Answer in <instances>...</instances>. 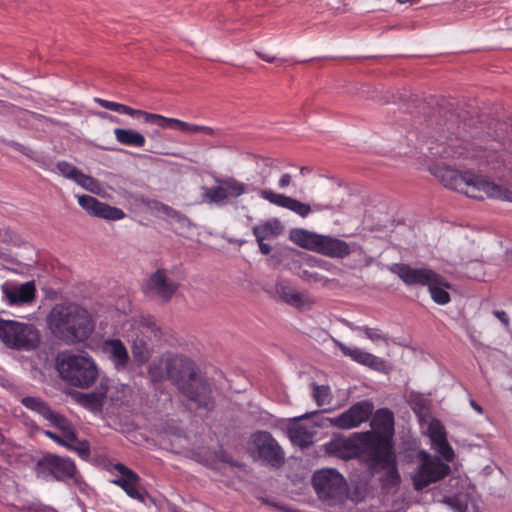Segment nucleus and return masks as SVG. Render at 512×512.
Masks as SVG:
<instances>
[{
  "label": "nucleus",
  "mask_w": 512,
  "mask_h": 512,
  "mask_svg": "<svg viewBox=\"0 0 512 512\" xmlns=\"http://www.w3.org/2000/svg\"><path fill=\"white\" fill-rule=\"evenodd\" d=\"M435 176L454 191L478 200L485 198L512 202V190L471 171L461 172L449 166L438 167Z\"/></svg>",
  "instance_id": "obj_1"
},
{
  "label": "nucleus",
  "mask_w": 512,
  "mask_h": 512,
  "mask_svg": "<svg viewBox=\"0 0 512 512\" xmlns=\"http://www.w3.org/2000/svg\"><path fill=\"white\" fill-rule=\"evenodd\" d=\"M47 323L52 333L68 344L87 340L95 329V321L90 312L72 302L54 305Z\"/></svg>",
  "instance_id": "obj_2"
},
{
  "label": "nucleus",
  "mask_w": 512,
  "mask_h": 512,
  "mask_svg": "<svg viewBox=\"0 0 512 512\" xmlns=\"http://www.w3.org/2000/svg\"><path fill=\"white\" fill-rule=\"evenodd\" d=\"M167 379L175 384L179 391L198 408L210 411L214 408V399L210 384L198 376L195 363L181 355H172L165 360Z\"/></svg>",
  "instance_id": "obj_3"
},
{
  "label": "nucleus",
  "mask_w": 512,
  "mask_h": 512,
  "mask_svg": "<svg viewBox=\"0 0 512 512\" xmlns=\"http://www.w3.org/2000/svg\"><path fill=\"white\" fill-rule=\"evenodd\" d=\"M61 377L72 386L90 387L98 377V368L93 358L86 352H66L58 359Z\"/></svg>",
  "instance_id": "obj_4"
},
{
  "label": "nucleus",
  "mask_w": 512,
  "mask_h": 512,
  "mask_svg": "<svg viewBox=\"0 0 512 512\" xmlns=\"http://www.w3.org/2000/svg\"><path fill=\"white\" fill-rule=\"evenodd\" d=\"M290 240L296 245L317 252L330 258H345L351 253V248L345 241L305 229H294Z\"/></svg>",
  "instance_id": "obj_5"
},
{
  "label": "nucleus",
  "mask_w": 512,
  "mask_h": 512,
  "mask_svg": "<svg viewBox=\"0 0 512 512\" xmlns=\"http://www.w3.org/2000/svg\"><path fill=\"white\" fill-rule=\"evenodd\" d=\"M0 340L8 348L30 351L38 346L40 335L32 324L0 319Z\"/></svg>",
  "instance_id": "obj_6"
},
{
  "label": "nucleus",
  "mask_w": 512,
  "mask_h": 512,
  "mask_svg": "<svg viewBox=\"0 0 512 512\" xmlns=\"http://www.w3.org/2000/svg\"><path fill=\"white\" fill-rule=\"evenodd\" d=\"M313 487L318 497L333 505L342 502L346 496V482L336 469H321L312 477Z\"/></svg>",
  "instance_id": "obj_7"
},
{
  "label": "nucleus",
  "mask_w": 512,
  "mask_h": 512,
  "mask_svg": "<svg viewBox=\"0 0 512 512\" xmlns=\"http://www.w3.org/2000/svg\"><path fill=\"white\" fill-rule=\"evenodd\" d=\"M365 440L372 448L370 461L382 469H387V477L393 484L399 482L400 477L396 465V456L393 445L380 435L365 434Z\"/></svg>",
  "instance_id": "obj_8"
},
{
  "label": "nucleus",
  "mask_w": 512,
  "mask_h": 512,
  "mask_svg": "<svg viewBox=\"0 0 512 512\" xmlns=\"http://www.w3.org/2000/svg\"><path fill=\"white\" fill-rule=\"evenodd\" d=\"M450 471V466L439 457L423 452L421 463L412 476L413 487L416 491H422L430 484L444 479Z\"/></svg>",
  "instance_id": "obj_9"
},
{
  "label": "nucleus",
  "mask_w": 512,
  "mask_h": 512,
  "mask_svg": "<svg viewBox=\"0 0 512 512\" xmlns=\"http://www.w3.org/2000/svg\"><path fill=\"white\" fill-rule=\"evenodd\" d=\"M364 437L363 433H355L349 438L332 439L325 445L326 452L343 460L358 458L362 452H365L370 459L372 448Z\"/></svg>",
  "instance_id": "obj_10"
},
{
  "label": "nucleus",
  "mask_w": 512,
  "mask_h": 512,
  "mask_svg": "<svg viewBox=\"0 0 512 512\" xmlns=\"http://www.w3.org/2000/svg\"><path fill=\"white\" fill-rule=\"evenodd\" d=\"M216 183L217 186L203 187L202 202L222 206L229 198H237L246 193L245 184L235 178H217Z\"/></svg>",
  "instance_id": "obj_11"
},
{
  "label": "nucleus",
  "mask_w": 512,
  "mask_h": 512,
  "mask_svg": "<svg viewBox=\"0 0 512 512\" xmlns=\"http://www.w3.org/2000/svg\"><path fill=\"white\" fill-rule=\"evenodd\" d=\"M431 153L446 159L482 158V150L472 146L468 141L449 137L446 142L429 147Z\"/></svg>",
  "instance_id": "obj_12"
},
{
  "label": "nucleus",
  "mask_w": 512,
  "mask_h": 512,
  "mask_svg": "<svg viewBox=\"0 0 512 512\" xmlns=\"http://www.w3.org/2000/svg\"><path fill=\"white\" fill-rule=\"evenodd\" d=\"M251 438L261 459L273 467H280L284 463V452L269 432L258 431Z\"/></svg>",
  "instance_id": "obj_13"
},
{
  "label": "nucleus",
  "mask_w": 512,
  "mask_h": 512,
  "mask_svg": "<svg viewBox=\"0 0 512 512\" xmlns=\"http://www.w3.org/2000/svg\"><path fill=\"white\" fill-rule=\"evenodd\" d=\"M372 410V404L361 401L353 404L347 411L336 417L326 418V421L329 422L330 426L339 429H352L368 421Z\"/></svg>",
  "instance_id": "obj_14"
},
{
  "label": "nucleus",
  "mask_w": 512,
  "mask_h": 512,
  "mask_svg": "<svg viewBox=\"0 0 512 512\" xmlns=\"http://www.w3.org/2000/svg\"><path fill=\"white\" fill-rule=\"evenodd\" d=\"M42 471H47L56 480L65 481L75 479L77 468L75 463L69 458H61L57 455L47 454L37 462Z\"/></svg>",
  "instance_id": "obj_15"
},
{
  "label": "nucleus",
  "mask_w": 512,
  "mask_h": 512,
  "mask_svg": "<svg viewBox=\"0 0 512 512\" xmlns=\"http://www.w3.org/2000/svg\"><path fill=\"white\" fill-rule=\"evenodd\" d=\"M78 204L88 214L105 220L117 221L125 217L122 209L100 202L90 195L78 196Z\"/></svg>",
  "instance_id": "obj_16"
},
{
  "label": "nucleus",
  "mask_w": 512,
  "mask_h": 512,
  "mask_svg": "<svg viewBox=\"0 0 512 512\" xmlns=\"http://www.w3.org/2000/svg\"><path fill=\"white\" fill-rule=\"evenodd\" d=\"M391 271L408 286H428L436 279L437 273L428 268H413L408 264H394Z\"/></svg>",
  "instance_id": "obj_17"
},
{
  "label": "nucleus",
  "mask_w": 512,
  "mask_h": 512,
  "mask_svg": "<svg viewBox=\"0 0 512 512\" xmlns=\"http://www.w3.org/2000/svg\"><path fill=\"white\" fill-rule=\"evenodd\" d=\"M3 299L10 306L29 304L36 297V286L34 281H27L22 284L2 285Z\"/></svg>",
  "instance_id": "obj_18"
},
{
  "label": "nucleus",
  "mask_w": 512,
  "mask_h": 512,
  "mask_svg": "<svg viewBox=\"0 0 512 512\" xmlns=\"http://www.w3.org/2000/svg\"><path fill=\"white\" fill-rule=\"evenodd\" d=\"M147 288L163 302H169L179 288V283L168 276L164 268L157 269L148 279Z\"/></svg>",
  "instance_id": "obj_19"
},
{
  "label": "nucleus",
  "mask_w": 512,
  "mask_h": 512,
  "mask_svg": "<svg viewBox=\"0 0 512 512\" xmlns=\"http://www.w3.org/2000/svg\"><path fill=\"white\" fill-rule=\"evenodd\" d=\"M114 469L120 475L111 480V483L123 489L130 498L143 501L144 495L138 487L140 482L139 475L122 463H116Z\"/></svg>",
  "instance_id": "obj_20"
},
{
  "label": "nucleus",
  "mask_w": 512,
  "mask_h": 512,
  "mask_svg": "<svg viewBox=\"0 0 512 512\" xmlns=\"http://www.w3.org/2000/svg\"><path fill=\"white\" fill-rule=\"evenodd\" d=\"M341 352L350 357L354 362L367 366L378 372H387L386 361L370 352L359 347H349L342 342H336Z\"/></svg>",
  "instance_id": "obj_21"
},
{
  "label": "nucleus",
  "mask_w": 512,
  "mask_h": 512,
  "mask_svg": "<svg viewBox=\"0 0 512 512\" xmlns=\"http://www.w3.org/2000/svg\"><path fill=\"white\" fill-rule=\"evenodd\" d=\"M259 195L261 198L267 200L271 204H274L282 208H286L303 218L307 217L312 211V208L309 204L301 202L297 199L286 196L284 194L275 193L270 189L261 190Z\"/></svg>",
  "instance_id": "obj_22"
},
{
  "label": "nucleus",
  "mask_w": 512,
  "mask_h": 512,
  "mask_svg": "<svg viewBox=\"0 0 512 512\" xmlns=\"http://www.w3.org/2000/svg\"><path fill=\"white\" fill-rule=\"evenodd\" d=\"M103 351L108 355L118 372L128 368L130 356L124 343L120 339L109 338L103 342Z\"/></svg>",
  "instance_id": "obj_23"
},
{
  "label": "nucleus",
  "mask_w": 512,
  "mask_h": 512,
  "mask_svg": "<svg viewBox=\"0 0 512 512\" xmlns=\"http://www.w3.org/2000/svg\"><path fill=\"white\" fill-rule=\"evenodd\" d=\"M374 431L362 432L363 434L380 435L384 437L390 445L392 443V436L394 434V415L387 409L382 408L376 411L374 418L371 422Z\"/></svg>",
  "instance_id": "obj_24"
},
{
  "label": "nucleus",
  "mask_w": 512,
  "mask_h": 512,
  "mask_svg": "<svg viewBox=\"0 0 512 512\" xmlns=\"http://www.w3.org/2000/svg\"><path fill=\"white\" fill-rule=\"evenodd\" d=\"M95 100L101 107H103L105 109H108V110H111L114 112H118L120 114L129 115L133 118L141 117L145 123L151 124L152 117H153L154 113H150V112L140 110V109H134L130 106H127V105H124V104H121L118 102H114V101L104 100V99H100V98H96Z\"/></svg>",
  "instance_id": "obj_25"
},
{
  "label": "nucleus",
  "mask_w": 512,
  "mask_h": 512,
  "mask_svg": "<svg viewBox=\"0 0 512 512\" xmlns=\"http://www.w3.org/2000/svg\"><path fill=\"white\" fill-rule=\"evenodd\" d=\"M151 124H154L160 128L175 129L186 133H199L200 125L188 123L176 118L165 117L160 114H153Z\"/></svg>",
  "instance_id": "obj_26"
},
{
  "label": "nucleus",
  "mask_w": 512,
  "mask_h": 512,
  "mask_svg": "<svg viewBox=\"0 0 512 512\" xmlns=\"http://www.w3.org/2000/svg\"><path fill=\"white\" fill-rule=\"evenodd\" d=\"M276 294L288 305L300 308L307 304V297L305 294L297 291L284 281L276 283Z\"/></svg>",
  "instance_id": "obj_27"
},
{
  "label": "nucleus",
  "mask_w": 512,
  "mask_h": 512,
  "mask_svg": "<svg viewBox=\"0 0 512 512\" xmlns=\"http://www.w3.org/2000/svg\"><path fill=\"white\" fill-rule=\"evenodd\" d=\"M282 225L278 219H271L253 227V234L257 242L277 237L282 232Z\"/></svg>",
  "instance_id": "obj_28"
},
{
  "label": "nucleus",
  "mask_w": 512,
  "mask_h": 512,
  "mask_svg": "<svg viewBox=\"0 0 512 512\" xmlns=\"http://www.w3.org/2000/svg\"><path fill=\"white\" fill-rule=\"evenodd\" d=\"M447 288H449L448 283L439 274H437L436 279L432 280L428 285L431 298L439 305H445L450 302V295L446 291Z\"/></svg>",
  "instance_id": "obj_29"
},
{
  "label": "nucleus",
  "mask_w": 512,
  "mask_h": 512,
  "mask_svg": "<svg viewBox=\"0 0 512 512\" xmlns=\"http://www.w3.org/2000/svg\"><path fill=\"white\" fill-rule=\"evenodd\" d=\"M288 436L294 445L306 448L313 443L314 432L303 425L294 424L288 428Z\"/></svg>",
  "instance_id": "obj_30"
},
{
  "label": "nucleus",
  "mask_w": 512,
  "mask_h": 512,
  "mask_svg": "<svg viewBox=\"0 0 512 512\" xmlns=\"http://www.w3.org/2000/svg\"><path fill=\"white\" fill-rule=\"evenodd\" d=\"M114 135L116 140L122 145L143 147L146 143L144 135L132 129L115 128Z\"/></svg>",
  "instance_id": "obj_31"
},
{
  "label": "nucleus",
  "mask_w": 512,
  "mask_h": 512,
  "mask_svg": "<svg viewBox=\"0 0 512 512\" xmlns=\"http://www.w3.org/2000/svg\"><path fill=\"white\" fill-rule=\"evenodd\" d=\"M107 389L101 385L100 389L97 391H93L90 393H80L78 396V401L84 407L88 408L92 411H99L102 409L106 398Z\"/></svg>",
  "instance_id": "obj_32"
},
{
  "label": "nucleus",
  "mask_w": 512,
  "mask_h": 512,
  "mask_svg": "<svg viewBox=\"0 0 512 512\" xmlns=\"http://www.w3.org/2000/svg\"><path fill=\"white\" fill-rule=\"evenodd\" d=\"M69 441H77V432L74 425L65 416L53 411L48 420Z\"/></svg>",
  "instance_id": "obj_33"
},
{
  "label": "nucleus",
  "mask_w": 512,
  "mask_h": 512,
  "mask_svg": "<svg viewBox=\"0 0 512 512\" xmlns=\"http://www.w3.org/2000/svg\"><path fill=\"white\" fill-rule=\"evenodd\" d=\"M20 402L26 409L39 414L45 420H48V418L52 416L53 410L50 408L48 403L40 397L27 396L23 397Z\"/></svg>",
  "instance_id": "obj_34"
},
{
  "label": "nucleus",
  "mask_w": 512,
  "mask_h": 512,
  "mask_svg": "<svg viewBox=\"0 0 512 512\" xmlns=\"http://www.w3.org/2000/svg\"><path fill=\"white\" fill-rule=\"evenodd\" d=\"M75 182L79 186H81L83 189H85L93 194L103 196L105 193L102 185L100 184V182L97 179H95L94 177H92L90 175H86L83 172H81V174L79 175V177L76 179Z\"/></svg>",
  "instance_id": "obj_35"
},
{
  "label": "nucleus",
  "mask_w": 512,
  "mask_h": 512,
  "mask_svg": "<svg viewBox=\"0 0 512 512\" xmlns=\"http://www.w3.org/2000/svg\"><path fill=\"white\" fill-rule=\"evenodd\" d=\"M132 355L136 363L142 365L151 357V351L143 339H137L132 345Z\"/></svg>",
  "instance_id": "obj_36"
},
{
  "label": "nucleus",
  "mask_w": 512,
  "mask_h": 512,
  "mask_svg": "<svg viewBox=\"0 0 512 512\" xmlns=\"http://www.w3.org/2000/svg\"><path fill=\"white\" fill-rule=\"evenodd\" d=\"M148 376L153 383H158L167 378L165 363L162 360L153 361L148 368Z\"/></svg>",
  "instance_id": "obj_37"
},
{
  "label": "nucleus",
  "mask_w": 512,
  "mask_h": 512,
  "mask_svg": "<svg viewBox=\"0 0 512 512\" xmlns=\"http://www.w3.org/2000/svg\"><path fill=\"white\" fill-rule=\"evenodd\" d=\"M356 330L363 333L364 336L366 338H368L369 340H371L372 342L383 341L386 344L388 343V339H389L388 335L383 333L382 330H380L379 328H371L368 326H359L356 328Z\"/></svg>",
  "instance_id": "obj_38"
},
{
  "label": "nucleus",
  "mask_w": 512,
  "mask_h": 512,
  "mask_svg": "<svg viewBox=\"0 0 512 512\" xmlns=\"http://www.w3.org/2000/svg\"><path fill=\"white\" fill-rule=\"evenodd\" d=\"M56 168L63 177H65L67 179H71L74 182L76 181V179L79 177V175L82 172L77 167H75L73 164H71L67 161H59L56 165Z\"/></svg>",
  "instance_id": "obj_39"
},
{
  "label": "nucleus",
  "mask_w": 512,
  "mask_h": 512,
  "mask_svg": "<svg viewBox=\"0 0 512 512\" xmlns=\"http://www.w3.org/2000/svg\"><path fill=\"white\" fill-rule=\"evenodd\" d=\"M428 435L431 440V444H435L442 440L447 439L446 431L443 425L439 421H432L428 426Z\"/></svg>",
  "instance_id": "obj_40"
},
{
  "label": "nucleus",
  "mask_w": 512,
  "mask_h": 512,
  "mask_svg": "<svg viewBox=\"0 0 512 512\" xmlns=\"http://www.w3.org/2000/svg\"><path fill=\"white\" fill-rule=\"evenodd\" d=\"M70 451L76 452L82 459H88L91 455L90 445L87 441H68L65 446Z\"/></svg>",
  "instance_id": "obj_41"
},
{
  "label": "nucleus",
  "mask_w": 512,
  "mask_h": 512,
  "mask_svg": "<svg viewBox=\"0 0 512 512\" xmlns=\"http://www.w3.org/2000/svg\"><path fill=\"white\" fill-rule=\"evenodd\" d=\"M432 448L438 452L447 462H451L454 459V451L447 439L437 442L432 445Z\"/></svg>",
  "instance_id": "obj_42"
},
{
  "label": "nucleus",
  "mask_w": 512,
  "mask_h": 512,
  "mask_svg": "<svg viewBox=\"0 0 512 512\" xmlns=\"http://www.w3.org/2000/svg\"><path fill=\"white\" fill-rule=\"evenodd\" d=\"M330 389L325 385H314L313 398L318 406H322L328 402Z\"/></svg>",
  "instance_id": "obj_43"
},
{
  "label": "nucleus",
  "mask_w": 512,
  "mask_h": 512,
  "mask_svg": "<svg viewBox=\"0 0 512 512\" xmlns=\"http://www.w3.org/2000/svg\"><path fill=\"white\" fill-rule=\"evenodd\" d=\"M44 435L63 447L68 445L69 440L66 439L62 434L59 435L55 432L46 430V431H44Z\"/></svg>",
  "instance_id": "obj_44"
},
{
  "label": "nucleus",
  "mask_w": 512,
  "mask_h": 512,
  "mask_svg": "<svg viewBox=\"0 0 512 512\" xmlns=\"http://www.w3.org/2000/svg\"><path fill=\"white\" fill-rule=\"evenodd\" d=\"M493 315L505 326L508 327L510 323L509 316L503 310H494Z\"/></svg>",
  "instance_id": "obj_45"
},
{
  "label": "nucleus",
  "mask_w": 512,
  "mask_h": 512,
  "mask_svg": "<svg viewBox=\"0 0 512 512\" xmlns=\"http://www.w3.org/2000/svg\"><path fill=\"white\" fill-rule=\"evenodd\" d=\"M292 182V176L289 173L283 174L278 182V186L281 189L288 187Z\"/></svg>",
  "instance_id": "obj_46"
},
{
  "label": "nucleus",
  "mask_w": 512,
  "mask_h": 512,
  "mask_svg": "<svg viewBox=\"0 0 512 512\" xmlns=\"http://www.w3.org/2000/svg\"><path fill=\"white\" fill-rule=\"evenodd\" d=\"M260 252L263 255H268L271 252V246L264 242V240H261V242H258Z\"/></svg>",
  "instance_id": "obj_47"
},
{
  "label": "nucleus",
  "mask_w": 512,
  "mask_h": 512,
  "mask_svg": "<svg viewBox=\"0 0 512 512\" xmlns=\"http://www.w3.org/2000/svg\"><path fill=\"white\" fill-rule=\"evenodd\" d=\"M256 54L264 61L268 62V63H273L275 60H276V57L275 56H271L270 54L268 53H263V52H260V51H257Z\"/></svg>",
  "instance_id": "obj_48"
},
{
  "label": "nucleus",
  "mask_w": 512,
  "mask_h": 512,
  "mask_svg": "<svg viewBox=\"0 0 512 512\" xmlns=\"http://www.w3.org/2000/svg\"><path fill=\"white\" fill-rule=\"evenodd\" d=\"M143 326L148 327L152 331L156 329V324L151 318H146L142 321Z\"/></svg>",
  "instance_id": "obj_49"
},
{
  "label": "nucleus",
  "mask_w": 512,
  "mask_h": 512,
  "mask_svg": "<svg viewBox=\"0 0 512 512\" xmlns=\"http://www.w3.org/2000/svg\"><path fill=\"white\" fill-rule=\"evenodd\" d=\"M470 405L478 414H483V408L475 400L471 399Z\"/></svg>",
  "instance_id": "obj_50"
},
{
  "label": "nucleus",
  "mask_w": 512,
  "mask_h": 512,
  "mask_svg": "<svg viewBox=\"0 0 512 512\" xmlns=\"http://www.w3.org/2000/svg\"><path fill=\"white\" fill-rule=\"evenodd\" d=\"M200 132L211 136L214 134V129L209 126L200 125Z\"/></svg>",
  "instance_id": "obj_51"
},
{
  "label": "nucleus",
  "mask_w": 512,
  "mask_h": 512,
  "mask_svg": "<svg viewBox=\"0 0 512 512\" xmlns=\"http://www.w3.org/2000/svg\"><path fill=\"white\" fill-rule=\"evenodd\" d=\"M37 512H57V511L52 507L42 506L37 509Z\"/></svg>",
  "instance_id": "obj_52"
},
{
  "label": "nucleus",
  "mask_w": 512,
  "mask_h": 512,
  "mask_svg": "<svg viewBox=\"0 0 512 512\" xmlns=\"http://www.w3.org/2000/svg\"><path fill=\"white\" fill-rule=\"evenodd\" d=\"M315 414H317V412L306 413V414H304V415H302L300 417L295 418V420L298 421V420H301V419H307V418H310V417L314 416Z\"/></svg>",
  "instance_id": "obj_53"
},
{
  "label": "nucleus",
  "mask_w": 512,
  "mask_h": 512,
  "mask_svg": "<svg viewBox=\"0 0 512 512\" xmlns=\"http://www.w3.org/2000/svg\"><path fill=\"white\" fill-rule=\"evenodd\" d=\"M456 508L459 512H462L463 511V506L461 504H457L456 505Z\"/></svg>",
  "instance_id": "obj_54"
},
{
  "label": "nucleus",
  "mask_w": 512,
  "mask_h": 512,
  "mask_svg": "<svg viewBox=\"0 0 512 512\" xmlns=\"http://www.w3.org/2000/svg\"><path fill=\"white\" fill-rule=\"evenodd\" d=\"M453 502H454V499H452V498L447 499V503H449L450 505H453Z\"/></svg>",
  "instance_id": "obj_55"
},
{
  "label": "nucleus",
  "mask_w": 512,
  "mask_h": 512,
  "mask_svg": "<svg viewBox=\"0 0 512 512\" xmlns=\"http://www.w3.org/2000/svg\"><path fill=\"white\" fill-rule=\"evenodd\" d=\"M300 172H301V174H304V173H306V170H305V168H304V167H302V168H301V170H300Z\"/></svg>",
  "instance_id": "obj_56"
},
{
  "label": "nucleus",
  "mask_w": 512,
  "mask_h": 512,
  "mask_svg": "<svg viewBox=\"0 0 512 512\" xmlns=\"http://www.w3.org/2000/svg\"><path fill=\"white\" fill-rule=\"evenodd\" d=\"M300 172H301V174H304V173H306V170H305V168H304V167H302V168H301V170H300Z\"/></svg>",
  "instance_id": "obj_57"
},
{
  "label": "nucleus",
  "mask_w": 512,
  "mask_h": 512,
  "mask_svg": "<svg viewBox=\"0 0 512 512\" xmlns=\"http://www.w3.org/2000/svg\"><path fill=\"white\" fill-rule=\"evenodd\" d=\"M321 207L319 205H315V210H320Z\"/></svg>",
  "instance_id": "obj_58"
}]
</instances>
